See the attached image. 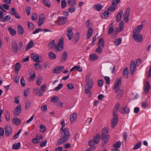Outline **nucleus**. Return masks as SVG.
<instances>
[{"label":"nucleus","mask_w":151,"mask_h":151,"mask_svg":"<svg viewBox=\"0 0 151 151\" xmlns=\"http://www.w3.org/2000/svg\"><path fill=\"white\" fill-rule=\"evenodd\" d=\"M34 45V43L32 40L29 41L26 45L25 49L27 51L32 48L33 47Z\"/></svg>","instance_id":"obj_21"},{"label":"nucleus","mask_w":151,"mask_h":151,"mask_svg":"<svg viewBox=\"0 0 151 151\" xmlns=\"http://www.w3.org/2000/svg\"><path fill=\"white\" fill-rule=\"evenodd\" d=\"M123 13V11L121 10L117 14L116 16V21L117 22H120L122 19Z\"/></svg>","instance_id":"obj_20"},{"label":"nucleus","mask_w":151,"mask_h":151,"mask_svg":"<svg viewBox=\"0 0 151 151\" xmlns=\"http://www.w3.org/2000/svg\"><path fill=\"white\" fill-rule=\"evenodd\" d=\"M12 44V48L13 52L15 53L17 52L18 50V47L16 41L15 40H13Z\"/></svg>","instance_id":"obj_11"},{"label":"nucleus","mask_w":151,"mask_h":151,"mask_svg":"<svg viewBox=\"0 0 151 151\" xmlns=\"http://www.w3.org/2000/svg\"><path fill=\"white\" fill-rule=\"evenodd\" d=\"M60 124L62 126L60 129L61 132L59 134V136L61 138L57 142V145H61L67 141L69 139L70 136L69 129L66 128L63 129V127L65 125V121L64 119L62 120Z\"/></svg>","instance_id":"obj_1"},{"label":"nucleus","mask_w":151,"mask_h":151,"mask_svg":"<svg viewBox=\"0 0 151 151\" xmlns=\"http://www.w3.org/2000/svg\"><path fill=\"white\" fill-rule=\"evenodd\" d=\"M8 30L9 31L10 34L12 36H14L16 33V31L14 30L13 28L11 27H9L8 28Z\"/></svg>","instance_id":"obj_35"},{"label":"nucleus","mask_w":151,"mask_h":151,"mask_svg":"<svg viewBox=\"0 0 151 151\" xmlns=\"http://www.w3.org/2000/svg\"><path fill=\"white\" fill-rule=\"evenodd\" d=\"M120 0H113L111 4L112 6H115L118 4L120 1Z\"/></svg>","instance_id":"obj_63"},{"label":"nucleus","mask_w":151,"mask_h":151,"mask_svg":"<svg viewBox=\"0 0 151 151\" xmlns=\"http://www.w3.org/2000/svg\"><path fill=\"white\" fill-rule=\"evenodd\" d=\"M21 145V144L20 142L17 143H15L12 146V148L15 150L18 149L20 148Z\"/></svg>","instance_id":"obj_36"},{"label":"nucleus","mask_w":151,"mask_h":151,"mask_svg":"<svg viewBox=\"0 0 151 151\" xmlns=\"http://www.w3.org/2000/svg\"><path fill=\"white\" fill-rule=\"evenodd\" d=\"M75 69L79 72H81L82 70V68L81 67L80 65H76L72 67L70 70V71L72 72Z\"/></svg>","instance_id":"obj_31"},{"label":"nucleus","mask_w":151,"mask_h":151,"mask_svg":"<svg viewBox=\"0 0 151 151\" xmlns=\"http://www.w3.org/2000/svg\"><path fill=\"white\" fill-rule=\"evenodd\" d=\"M31 58L33 60L38 63H40L42 60L41 58V60H40V58L38 55L36 53H33L32 54Z\"/></svg>","instance_id":"obj_14"},{"label":"nucleus","mask_w":151,"mask_h":151,"mask_svg":"<svg viewBox=\"0 0 151 151\" xmlns=\"http://www.w3.org/2000/svg\"><path fill=\"white\" fill-rule=\"evenodd\" d=\"M96 144L94 141L92 140H90L89 142V145L93 150H94L96 148Z\"/></svg>","instance_id":"obj_33"},{"label":"nucleus","mask_w":151,"mask_h":151,"mask_svg":"<svg viewBox=\"0 0 151 151\" xmlns=\"http://www.w3.org/2000/svg\"><path fill=\"white\" fill-rule=\"evenodd\" d=\"M31 105V102L29 100H27L25 102V108L27 109H29Z\"/></svg>","instance_id":"obj_52"},{"label":"nucleus","mask_w":151,"mask_h":151,"mask_svg":"<svg viewBox=\"0 0 151 151\" xmlns=\"http://www.w3.org/2000/svg\"><path fill=\"white\" fill-rule=\"evenodd\" d=\"M63 38L61 37L57 45H55V49L58 51H62L63 48Z\"/></svg>","instance_id":"obj_4"},{"label":"nucleus","mask_w":151,"mask_h":151,"mask_svg":"<svg viewBox=\"0 0 151 151\" xmlns=\"http://www.w3.org/2000/svg\"><path fill=\"white\" fill-rule=\"evenodd\" d=\"M98 46L104 47V42L103 38H101L98 42Z\"/></svg>","instance_id":"obj_42"},{"label":"nucleus","mask_w":151,"mask_h":151,"mask_svg":"<svg viewBox=\"0 0 151 151\" xmlns=\"http://www.w3.org/2000/svg\"><path fill=\"white\" fill-rule=\"evenodd\" d=\"M17 29L19 34L22 35L24 32V30L22 27L20 25H18L17 27Z\"/></svg>","instance_id":"obj_32"},{"label":"nucleus","mask_w":151,"mask_h":151,"mask_svg":"<svg viewBox=\"0 0 151 151\" xmlns=\"http://www.w3.org/2000/svg\"><path fill=\"white\" fill-rule=\"evenodd\" d=\"M5 134L7 136H9L12 133V128L11 125L8 124L6 125L5 128Z\"/></svg>","instance_id":"obj_6"},{"label":"nucleus","mask_w":151,"mask_h":151,"mask_svg":"<svg viewBox=\"0 0 151 151\" xmlns=\"http://www.w3.org/2000/svg\"><path fill=\"white\" fill-rule=\"evenodd\" d=\"M27 24L29 28L30 29H33L34 28V25L33 24L29 21L27 22Z\"/></svg>","instance_id":"obj_53"},{"label":"nucleus","mask_w":151,"mask_h":151,"mask_svg":"<svg viewBox=\"0 0 151 151\" xmlns=\"http://www.w3.org/2000/svg\"><path fill=\"white\" fill-rule=\"evenodd\" d=\"M100 140V135L99 134H97L94 137L93 141H94L96 144H98Z\"/></svg>","instance_id":"obj_27"},{"label":"nucleus","mask_w":151,"mask_h":151,"mask_svg":"<svg viewBox=\"0 0 151 151\" xmlns=\"http://www.w3.org/2000/svg\"><path fill=\"white\" fill-rule=\"evenodd\" d=\"M68 53L66 51L64 52L61 55L60 61L61 62H64L68 58Z\"/></svg>","instance_id":"obj_17"},{"label":"nucleus","mask_w":151,"mask_h":151,"mask_svg":"<svg viewBox=\"0 0 151 151\" xmlns=\"http://www.w3.org/2000/svg\"><path fill=\"white\" fill-rule=\"evenodd\" d=\"M93 33V29L90 28L89 29L86 34V36L87 39H89L91 37Z\"/></svg>","instance_id":"obj_29"},{"label":"nucleus","mask_w":151,"mask_h":151,"mask_svg":"<svg viewBox=\"0 0 151 151\" xmlns=\"http://www.w3.org/2000/svg\"><path fill=\"white\" fill-rule=\"evenodd\" d=\"M29 93V89L27 88V89L25 90L24 91V95L26 97Z\"/></svg>","instance_id":"obj_64"},{"label":"nucleus","mask_w":151,"mask_h":151,"mask_svg":"<svg viewBox=\"0 0 151 151\" xmlns=\"http://www.w3.org/2000/svg\"><path fill=\"white\" fill-rule=\"evenodd\" d=\"M132 37L135 41L137 42H141L142 40V36L138 33L133 32Z\"/></svg>","instance_id":"obj_5"},{"label":"nucleus","mask_w":151,"mask_h":151,"mask_svg":"<svg viewBox=\"0 0 151 151\" xmlns=\"http://www.w3.org/2000/svg\"><path fill=\"white\" fill-rule=\"evenodd\" d=\"M109 129L108 128L104 127L102 129L101 134V139L103 140V145H104L108 142L109 138L108 134Z\"/></svg>","instance_id":"obj_3"},{"label":"nucleus","mask_w":151,"mask_h":151,"mask_svg":"<svg viewBox=\"0 0 151 151\" xmlns=\"http://www.w3.org/2000/svg\"><path fill=\"white\" fill-rule=\"evenodd\" d=\"M142 142L140 141L136 143L133 148V149L135 150L140 148L141 147Z\"/></svg>","instance_id":"obj_41"},{"label":"nucleus","mask_w":151,"mask_h":151,"mask_svg":"<svg viewBox=\"0 0 151 151\" xmlns=\"http://www.w3.org/2000/svg\"><path fill=\"white\" fill-rule=\"evenodd\" d=\"M119 112L124 114H128L129 112L130 109L127 106L123 107L122 109L119 110Z\"/></svg>","instance_id":"obj_18"},{"label":"nucleus","mask_w":151,"mask_h":151,"mask_svg":"<svg viewBox=\"0 0 151 151\" xmlns=\"http://www.w3.org/2000/svg\"><path fill=\"white\" fill-rule=\"evenodd\" d=\"M72 27H71L68 28L67 32V36L69 38V40H71L73 35V32H72Z\"/></svg>","instance_id":"obj_12"},{"label":"nucleus","mask_w":151,"mask_h":151,"mask_svg":"<svg viewBox=\"0 0 151 151\" xmlns=\"http://www.w3.org/2000/svg\"><path fill=\"white\" fill-rule=\"evenodd\" d=\"M11 14L12 15H14L15 18L18 19L20 18V16L18 12H16L14 8H12L11 10Z\"/></svg>","instance_id":"obj_16"},{"label":"nucleus","mask_w":151,"mask_h":151,"mask_svg":"<svg viewBox=\"0 0 151 151\" xmlns=\"http://www.w3.org/2000/svg\"><path fill=\"white\" fill-rule=\"evenodd\" d=\"M21 105L19 104L15 108L13 114L14 116H18L20 114L21 111Z\"/></svg>","instance_id":"obj_7"},{"label":"nucleus","mask_w":151,"mask_h":151,"mask_svg":"<svg viewBox=\"0 0 151 151\" xmlns=\"http://www.w3.org/2000/svg\"><path fill=\"white\" fill-rule=\"evenodd\" d=\"M122 42V38H119L118 39H116L114 42V45L116 46H118L120 45Z\"/></svg>","instance_id":"obj_34"},{"label":"nucleus","mask_w":151,"mask_h":151,"mask_svg":"<svg viewBox=\"0 0 151 151\" xmlns=\"http://www.w3.org/2000/svg\"><path fill=\"white\" fill-rule=\"evenodd\" d=\"M121 145V142L120 141H119L116 142L113 145V147L116 149H118L120 148Z\"/></svg>","instance_id":"obj_38"},{"label":"nucleus","mask_w":151,"mask_h":151,"mask_svg":"<svg viewBox=\"0 0 151 151\" xmlns=\"http://www.w3.org/2000/svg\"><path fill=\"white\" fill-rule=\"evenodd\" d=\"M5 116L6 121L7 122L9 121L10 119V116L9 113L8 111L6 112V113L5 114Z\"/></svg>","instance_id":"obj_60"},{"label":"nucleus","mask_w":151,"mask_h":151,"mask_svg":"<svg viewBox=\"0 0 151 151\" xmlns=\"http://www.w3.org/2000/svg\"><path fill=\"white\" fill-rule=\"evenodd\" d=\"M143 26V24H141L138 26L134 29L133 32H135V33H139L140 31L142 29Z\"/></svg>","instance_id":"obj_24"},{"label":"nucleus","mask_w":151,"mask_h":151,"mask_svg":"<svg viewBox=\"0 0 151 151\" xmlns=\"http://www.w3.org/2000/svg\"><path fill=\"white\" fill-rule=\"evenodd\" d=\"M110 12L108 11H105L101 15V17L104 19L107 18L109 16Z\"/></svg>","instance_id":"obj_30"},{"label":"nucleus","mask_w":151,"mask_h":151,"mask_svg":"<svg viewBox=\"0 0 151 151\" xmlns=\"http://www.w3.org/2000/svg\"><path fill=\"white\" fill-rule=\"evenodd\" d=\"M119 28H117V31L118 32L122 31L124 29V23L123 21H121L119 25Z\"/></svg>","instance_id":"obj_25"},{"label":"nucleus","mask_w":151,"mask_h":151,"mask_svg":"<svg viewBox=\"0 0 151 151\" xmlns=\"http://www.w3.org/2000/svg\"><path fill=\"white\" fill-rule=\"evenodd\" d=\"M13 122L16 125H19L21 123L20 120L18 118H14L12 119Z\"/></svg>","instance_id":"obj_44"},{"label":"nucleus","mask_w":151,"mask_h":151,"mask_svg":"<svg viewBox=\"0 0 151 151\" xmlns=\"http://www.w3.org/2000/svg\"><path fill=\"white\" fill-rule=\"evenodd\" d=\"M44 15L43 14H42L39 17V22H38V26H40L43 23V20L44 19Z\"/></svg>","instance_id":"obj_26"},{"label":"nucleus","mask_w":151,"mask_h":151,"mask_svg":"<svg viewBox=\"0 0 151 151\" xmlns=\"http://www.w3.org/2000/svg\"><path fill=\"white\" fill-rule=\"evenodd\" d=\"M80 38V35L79 32H77L75 34L73 38V41L75 43L78 42Z\"/></svg>","instance_id":"obj_13"},{"label":"nucleus","mask_w":151,"mask_h":151,"mask_svg":"<svg viewBox=\"0 0 151 151\" xmlns=\"http://www.w3.org/2000/svg\"><path fill=\"white\" fill-rule=\"evenodd\" d=\"M130 71L132 75H133L136 69V64L134 60L131 61L130 64Z\"/></svg>","instance_id":"obj_8"},{"label":"nucleus","mask_w":151,"mask_h":151,"mask_svg":"<svg viewBox=\"0 0 151 151\" xmlns=\"http://www.w3.org/2000/svg\"><path fill=\"white\" fill-rule=\"evenodd\" d=\"M92 88H88L86 87V86H85V93L87 94L88 93H89V96H90L91 95V91Z\"/></svg>","instance_id":"obj_49"},{"label":"nucleus","mask_w":151,"mask_h":151,"mask_svg":"<svg viewBox=\"0 0 151 151\" xmlns=\"http://www.w3.org/2000/svg\"><path fill=\"white\" fill-rule=\"evenodd\" d=\"M118 120V116H113L111 120V124L112 128H114L117 124Z\"/></svg>","instance_id":"obj_9"},{"label":"nucleus","mask_w":151,"mask_h":151,"mask_svg":"<svg viewBox=\"0 0 151 151\" xmlns=\"http://www.w3.org/2000/svg\"><path fill=\"white\" fill-rule=\"evenodd\" d=\"M34 67L37 70L41 69L42 68V66L39 63H35L34 64Z\"/></svg>","instance_id":"obj_50"},{"label":"nucleus","mask_w":151,"mask_h":151,"mask_svg":"<svg viewBox=\"0 0 151 151\" xmlns=\"http://www.w3.org/2000/svg\"><path fill=\"white\" fill-rule=\"evenodd\" d=\"M104 79L106 81L107 84H109L110 83V78L109 77L107 76H105L104 77Z\"/></svg>","instance_id":"obj_62"},{"label":"nucleus","mask_w":151,"mask_h":151,"mask_svg":"<svg viewBox=\"0 0 151 151\" xmlns=\"http://www.w3.org/2000/svg\"><path fill=\"white\" fill-rule=\"evenodd\" d=\"M117 8L116 6H111L108 8L107 9L108 11L112 12L114 11Z\"/></svg>","instance_id":"obj_55"},{"label":"nucleus","mask_w":151,"mask_h":151,"mask_svg":"<svg viewBox=\"0 0 151 151\" xmlns=\"http://www.w3.org/2000/svg\"><path fill=\"white\" fill-rule=\"evenodd\" d=\"M90 58L91 61H93L97 60L98 58V56L95 54H93L90 55Z\"/></svg>","instance_id":"obj_39"},{"label":"nucleus","mask_w":151,"mask_h":151,"mask_svg":"<svg viewBox=\"0 0 151 151\" xmlns=\"http://www.w3.org/2000/svg\"><path fill=\"white\" fill-rule=\"evenodd\" d=\"M150 88L151 87L150 83L148 82H147L146 87L144 89V91L145 92L147 93L150 91Z\"/></svg>","instance_id":"obj_37"},{"label":"nucleus","mask_w":151,"mask_h":151,"mask_svg":"<svg viewBox=\"0 0 151 151\" xmlns=\"http://www.w3.org/2000/svg\"><path fill=\"white\" fill-rule=\"evenodd\" d=\"M49 58L50 59H55L56 58V55L52 52H50L48 54Z\"/></svg>","instance_id":"obj_45"},{"label":"nucleus","mask_w":151,"mask_h":151,"mask_svg":"<svg viewBox=\"0 0 151 151\" xmlns=\"http://www.w3.org/2000/svg\"><path fill=\"white\" fill-rule=\"evenodd\" d=\"M121 83V78L117 79L116 83L114 85V89L115 91V92L117 93L116 96V98L117 99H119L121 98L124 93V90L120 89L121 85H120Z\"/></svg>","instance_id":"obj_2"},{"label":"nucleus","mask_w":151,"mask_h":151,"mask_svg":"<svg viewBox=\"0 0 151 151\" xmlns=\"http://www.w3.org/2000/svg\"><path fill=\"white\" fill-rule=\"evenodd\" d=\"M68 4L73 6L74 5L76 2V0H68Z\"/></svg>","instance_id":"obj_57"},{"label":"nucleus","mask_w":151,"mask_h":151,"mask_svg":"<svg viewBox=\"0 0 151 151\" xmlns=\"http://www.w3.org/2000/svg\"><path fill=\"white\" fill-rule=\"evenodd\" d=\"M128 69L127 68H125L123 71V76L125 78H127L128 77Z\"/></svg>","instance_id":"obj_46"},{"label":"nucleus","mask_w":151,"mask_h":151,"mask_svg":"<svg viewBox=\"0 0 151 151\" xmlns=\"http://www.w3.org/2000/svg\"><path fill=\"white\" fill-rule=\"evenodd\" d=\"M59 19L60 21L59 23L60 24H65L66 21V19L63 17H60Z\"/></svg>","instance_id":"obj_43"},{"label":"nucleus","mask_w":151,"mask_h":151,"mask_svg":"<svg viewBox=\"0 0 151 151\" xmlns=\"http://www.w3.org/2000/svg\"><path fill=\"white\" fill-rule=\"evenodd\" d=\"M64 68L63 66H61L55 68L53 70V72L56 74L61 73Z\"/></svg>","instance_id":"obj_15"},{"label":"nucleus","mask_w":151,"mask_h":151,"mask_svg":"<svg viewBox=\"0 0 151 151\" xmlns=\"http://www.w3.org/2000/svg\"><path fill=\"white\" fill-rule=\"evenodd\" d=\"M63 86V84L62 83H60L57 86L55 87L54 89H53L52 91H58L62 88Z\"/></svg>","instance_id":"obj_51"},{"label":"nucleus","mask_w":151,"mask_h":151,"mask_svg":"<svg viewBox=\"0 0 151 151\" xmlns=\"http://www.w3.org/2000/svg\"><path fill=\"white\" fill-rule=\"evenodd\" d=\"M46 86L44 84L40 87V91L42 92L45 93L46 91Z\"/></svg>","instance_id":"obj_59"},{"label":"nucleus","mask_w":151,"mask_h":151,"mask_svg":"<svg viewBox=\"0 0 151 151\" xmlns=\"http://www.w3.org/2000/svg\"><path fill=\"white\" fill-rule=\"evenodd\" d=\"M44 4L48 7H50L51 6L50 1L48 0H42Z\"/></svg>","instance_id":"obj_40"},{"label":"nucleus","mask_w":151,"mask_h":151,"mask_svg":"<svg viewBox=\"0 0 151 151\" xmlns=\"http://www.w3.org/2000/svg\"><path fill=\"white\" fill-rule=\"evenodd\" d=\"M93 7L96 11H99L103 8L104 6L100 4H96L94 5Z\"/></svg>","instance_id":"obj_22"},{"label":"nucleus","mask_w":151,"mask_h":151,"mask_svg":"<svg viewBox=\"0 0 151 151\" xmlns=\"http://www.w3.org/2000/svg\"><path fill=\"white\" fill-rule=\"evenodd\" d=\"M130 12V9L128 8L126 11L125 13L123 15V18L124 21L126 22H127L129 20V16Z\"/></svg>","instance_id":"obj_10"},{"label":"nucleus","mask_w":151,"mask_h":151,"mask_svg":"<svg viewBox=\"0 0 151 151\" xmlns=\"http://www.w3.org/2000/svg\"><path fill=\"white\" fill-rule=\"evenodd\" d=\"M61 7L62 8H65L67 5V3L65 0H62L61 1Z\"/></svg>","instance_id":"obj_58"},{"label":"nucleus","mask_w":151,"mask_h":151,"mask_svg":"<svg viewBox=\"0 0 151 151\" xmlns=\"http://www.w3.org/2000/svg\"><path fill=\"white\" fill-rule=\"evenodd\" d=\"M98 85L100 87H102L104 84L103 80L100 79L98 81Z\"/></svg>","instance_id":"obj_61"},{"label":"nucleus","mask_w":151,"mask_h":151,"mask_svg":"<svg viewBox=\"0 0 151 151\" xmlns=\"http://www.w3.org/2000/svg\"><path fill=\"white\" fill-rule=\"evenodd\" d=\"M55 40H52L48 45V47L50 49H52L54 48V46H55Z\"/></svg>","instance_id":"obj_47"},{"label":"nucleus","mask_w":151,"mask_h":151,"mask_svg":"<svg viewBox=\"0 0 151 151\" xmlns=\"http://www.w3.org/2000/svg\"><path fill=\"white\" fill-rule=\"evenodd\" d=\"M39 128L40 131L42 132H45L46 130V128L43 125L40 124V125Z\"/></svg>","instance_id":"obj_54"},{"label":"nucleus","mask_w":151,"mask_h":151,"mask_svg":"<svg viewBox=\"0 0 151 151\" xmlns=\"http://www.w3.org/2000/svg\"><path fill=\"white\" fill-rule=\"evenodd\" d=\"M11 17L10 15H6L5 17L3 18L1 20V21L3 22H6L10 20L11 19Z\"/></svg>","instance_id":"obj_48"},{"label":"nucleus","mask_w":151,"mask_h":151,"mask_svg":"<svg viewBox=\"0 0 151 151\" xmlns=\"http://www.w3.org/2000/svg\"><path fill=\"white\" fill-rule=\"evenodd\" d=\"M94 83L93 80V79H90L89 80L87 81V83L85 86L86 87L92 88Z\"/></svg>","instance_id":"obj_19"},{"label":"nucleus","mask_w":151,"mask_h":151,"mask_svg":"<svg viewBox=\"0 0 151 151\" xmlns=\"http://www.w3.org/2000/svg\"><path fill=\"white\" fill-rule=\"evenodd\" d=\"M77 118V114L74 113L70 115V119L71 123L74 122Z\"/></svg>","instance_id":"obj_23"},{"label":"nucleus","mask_w":151,"mask_h":151,"mask_svg":"<svg viewBox=\"0 0 151 151\" xmlns=\"http://www.w3.org/2000/svg\"><path fill=\"white\" fill-rule=\"evenodd\" d=\"M21 68V65L20 63H17L15 64L14 67V70L16 73H18L19 71L20 70Z\"/></svg>","instance_id":"obj_28"},{"label":"nucleus","mask_w":151,"mask_h":151,"mask_svg":"<svg viewBox=\"0 0 151 151\" xmlns=\"http://www.w3.org/2000/svg\"><path fill=\"white\" fill-rule=\"evenodd\" d=\"M21 85L22 87H24L25 85V81L23 76H22L20 81Z\"/></svg>","instance_id":"obj_56"}]
</instances>
